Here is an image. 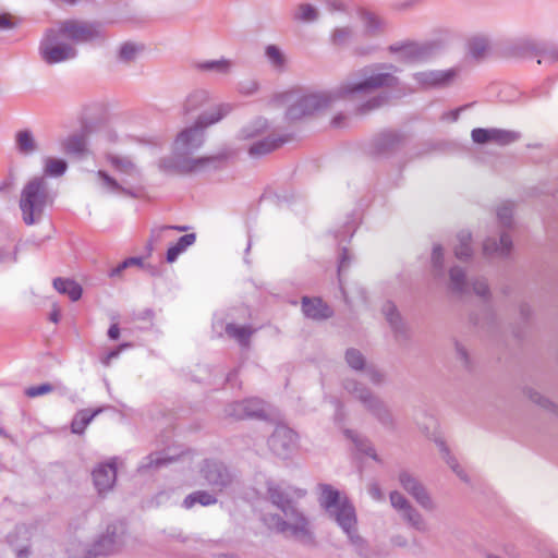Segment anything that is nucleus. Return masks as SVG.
Listing matches in <instances>:
<instances>
[{
	"label": "nucleus",
	"instance_id": "29",
	"mask_svg": "<svg viewBox=\"0 0 558 558\" xmlns=\"http://www.w3.org/2000/svg\"><path fill=\"white\" fill-rule=\"evenodd\" d=\"M450 277V289L459 294H464L469 292V282L465 278L464 269L454 266L449 270Z\"/></svg>",
	"mask_w": 558,
	"mask_h": 558
},
{
	"label": "nucleus",
	"instance_id": "42",
	"mask_svg": "<svg viewBox=\"0 0 558 558\" xmlns=\"http://www.w3.org/2000/svg\"><path fill=\"white\" fill-rule=\"evenodd\" d=\"M390 50L392 52H398L401 59L414 61L418 59L422 54L420 48L415 44H405L402 46H391Z\"/></svg>",
	"mask_w": 558,
	"mask_h": 558
},
{
	"label": "nucleus",
	"instance_id": "60",
	"mask_svg": "<svg viewBox=\"0 0 558 558\" xmlns=\"http://www.w3.org/2000/svg\"><path fill=\"white\" fill-rule=\"evenodd\" d=\"M472 288L475 294L485 298L489 293L487 282L484 279H477L472 282Z\"/></svg>",
	"mask_w": 558,
	"mask_h": 558
},
{
	"label": "nucleus",
	"instance_id": "51",
	"mask_svg": "<svg viewBox=\"0 0 558 558\" xmlns=\"http://www.w3.org/2000/svg\"><path fill=\"white\" fill-rule=\"evenodd\" d=\"M347 363L353 369H363L365 366V359L363 354L356 349H349L345 352Z\"/></svg>",
	"mask_w": 558,
	"mask_h": 558
},
{
	"label": "nucleus",
	"instance_id": "54",
	"mask_svg": "<svg viewBox=\"0 0 558 558\" xmlns=\"http://www.w3.org/2000/svg\"><path fill=\"white\" fill-rule=\"evenodd\" d=\"M352 29L350 27H339L336 28L332 33L331 40L336 46H344L352 38Z\"/></svg>",
	"mask_w": 558,
	"mask_h": 558
},
{
	"label": "nucleus",
	"instance_id": "4",
	"mask_svg": "<svg viewBox=\"0 0 558 558\" xmlns=\"http://www.w3.org/2000/svg\"><path fill=\"white\" fill-rule=\"evenodd\" d=\"M231 110V105L220 104L201 113L193 125L183 129L177 135L173 142V154L190 158L189 156L204 144L205 130L222 120Z\"/></svg>",
	"mask_w": 558,
	"mask_h": 558
},
{
	"label": "nucleus",
	"instance_id": "28",
	"mask_svg": "<svg viewBox=\"0 0 558 558\" xmlns=\"http://www.w3.org/2000/svg\"><path fill=\"white\" fill-rule=\"evenodd\" d=\"M196 241L194 233L182 235L178 242L171 245L167 251V262L173 263L180 254H182L189 246L193 245Z\"/></svg>",
	"mask_w": 558,
	"mask_h": 558
},
{
	"label": "nucleus",
	"instance_id": "31",
	"mask_svg": "<svg viewBox=\"0 0 558 558\" xmlns=\"http://www.w3.org/2000/svg\"><path fill=\"white\" fill-rule=\"evenodd\" d=\"M253 331L248 326H238L235 324H227L226 326V333L235 339L242 347L248 345Z\"/></svg>",
	"mask_w": 558,
	"mask_h": 558
},
{
	"label": "nucleus",
	"instance_id": "1",
	"mask_svg": "<svg viewBox=\"0 0 558 558\" xmlns=\"http://www.w3.org/2000/svg\"><path fill=\"white\" fill-rule=\"evenodd\" d=\"M397 68L392 64H379L361 70L362 81L344 82L330 92L305 93L290 90L282 95L283 101L289 104L286 112L288 120H300L319 110L326 109L341 98L354 95H367L378 88L395 87L398 78L392 74Z\"/></svg>",
	"mask_w": 558,
	"mask_h": 558
},
{
	"label": "nucleus",
	"instance_id": "48",
	"mask_svg": "<svg viewBox=\"0 0 558 558\" xmlns=\"http://www.w3.org/2000/svg\"><path fill=\"white\" fill-rule=\"evenodd\" d=\"M245 401H235L227 405L226 414L235 420L247 418V412L245 409Z\"/></svg>",
	"mask_w": 558,
	"mask_h": 558
},
{
	"label": "nucleus",
	"instance_id": "16",
	"mask_svg": "<svg viewBox=\"0 0 558 558\" xmlns=\"http://www.w3.org/2000/svg\"><path fill=\"white\" fill-rule=\"evenodd\" d=\"M457 72L453 69L435 70L417 72L413 75L414 80L423 87H445L456 77Z\"/></svg>",
	"mask_w": 558,
	"mask_h": 558
},
{
	"label": "nucleus",
	"instance_id": "45",
	"mask_svg": "<svg viewBox=\"0 0 558 558\" xmlns=\"http://www.w3.org/2000/svg\"><path fill=\"white\" fill-rule=\"evenodd\" d=\"M488 47L489 45L487 39L482 37H475L469 44V51L472 57L480 59L484 57V54L488 50Z\"/></svg>",
	"mask_w": 558,
	"mask_h": 558
},
{
	"label": "nucleus",
	"instance_id": "46",
	"mask_svg": "<svg viewBox=\"0 0 558 558\" xmlns=\"http://www.w3.org/2000/svg\"><path fill=\"white\" fill-rule=\"evenodd\" d=\"M513 215V204L510 202L504 203L497 209V217L500 225L505 228L511 227Z\"/></svg>",
	"mask_w": 558,
	"mask_h": 558
},
{
	"label": "nucleus",
	"instance_id": "22",
	"mask_svg": "<svg viewBox=\"0 0 558 558\" xmlns=\"http://www.w3.org/2000/svg\"><path fill=\"white\" fill-rule=\"evenodd\" d=\"M512 241L509 234L501 232L499 238H487L483 244L486 256H508L511 252Z\"/></svg>",
	"mask_w": 558,
	"mask_h": 558
},
{
	"label": "nucleus",
	"instance_id": "13",
	"mask_svg": "<svg viewBox=\"0 0 558 558\" xmlns=\"http://www.w3.org/2000/svg\"><path fill=\"white\" fill-rule=\"evenodd\" d=\"M214 161H216L215 157L185 158L173 154V157L161 158L158 166L166 172L187 173L205 168Z\"/></svg>",
	"mask_w": 558,
	"mask_h": 558
},
{
	"label": "nucleus",
	"instance_id": "17",
	"mask_svg": "<svg viewBox=\"0 0 558 558\" xmlns=\"http://www.w3.org/2000/svg\"><path fill=\"white\" fill-rule=\"evenodd\" d=\"M105 158L116 172L135 180H140L142 178L140 167L130 156L107 153Z\"/></svg>",
	"mask_w": 558,
	"mask_h": 558
},
{
	"label": "nucleus",
	"instance_id": "38",
	"mask_svg": "<svg viewBox=\"0 0 558 558\" xmlns=\"http://www.w3.org/2000/svg\"><path fill=\"white\" fill-rule=\"evenodd\" d=\"M361 20L363 22L365 32L368 35H376L383 28V21L373 12L369 11H361Z\"/></svg>",
	"mask_w": 558,
	"mask_h": 558
},
{
	"label": "nucleus",
	"instance_id": "26",
	"mask_svg": "<svg viewBox=\"0 0 558 558\" xmlns=\"http://www.w3.org/2000/svg\"><path fill=\"white\" fill-rule=\"evenodd\" d=\"M62 149L68 155L82 157L86 153V137L83 134L70 135L62 142Z\"/></svg>",
	"mask_w": 558,
	"mask_h": 558
},
{
	"label": "nucleus",
	"instance_id": "59",
	"mask_svg": "<svg viewBox=\"0 0 558 558\" xmlns=\"http://www.w3.org/2000/svg\"><path fill=\"white\" fill-rule=\"evenodd\" d=\"M126 347H129V344H121V345H119L116 350H111V351H109L108 353L104 354V355L101 356V359H100V361H101L102 365H104V366H106V367L110 366L111 361H112L113 359H117V357L119 356L120 352H121L124 348H126Z\"/></svg>",
	"mask_w": 558,
	"mask_h": 558
},
{
	"label": "nucleus",
	"instance_id": "39",
	"mask_svg": "<svg viewBox=\"0 0 558 558\" xmlns=\"http://www.w3.org/2000/svg\"><path fill=\"white\" fill-rule=\"evenodd\" d=\"M68 169L63 159L48 157L44 162V173L48 177H61Z\"/></svg>",
	"mask_w": 558,
	"mask_h": 558
},
{
	"label": "nucleus",
	"instance_id": "62",
	"mask_svg": "<svg viewBox=\"0 0 558 558\" xmlns=\"http://www.w3.org/2000/svg\"><path fill=\"white\" fill-rule=\"evenodd\" d=\"M531 399L533 400V402L539 404L541 407L545 408V409H548L550 411H555L556 407L555 404L548 400L547 398L538 395V393H533L531 396Z\"/></svg>",
	"mask_w": 558,
	"mask_h": 558
},
{
	"label": "nucleus",
	"instance_id": "27",
	"mask_svg": "<svg viewBox=\"0 0 558 558\" xmlns=\"http://www.w3.org/2000/svg\"><path fill=\"white\" fill-rule=\"evenodd\" d=\"M216 502H217V498L215 497L214 494H210L206 490H196V492H193L192 494L187 495L184 498V500L182 502V507L185 509H191L196 504L206 507V506L215 505Z\"/></svg>",
	"mask_w": 558,
	"mask_h": 558
},
{
	"label": "nucleus",
	"instance_id": "58",
	"mask_svg": "<svg viewBox=\"0 0 558 558\" xmlns=\"http://www.w3.org/2000/svg\"><path fill=\"white\" fill-rule=\"evenodd\" d=\"M349 263H350L349 251L347 248H343L341 252V255H340V260H339V266H338L339 281H341V279H340L341 274H342V271H344L348 268ZM340 284H341V289H343L342 282H340ZM342 292H343L344 298H347L344 290H342Z\"/></svg>",
	"mask_w": 558,
	"mask_h": 558
},
{
	"label": "nucleus",
	"instance_id": "14",
	"mask_svg": "<svg viewBox=\"0 0 558 558\" xmlns=\"http://www.w3.org/2000/svg\"><path fill=\"white\" fill-rule=\"evenodd\" d=\"M298 444V435L286 425L276 426L268 439L270 450L279 457H288Z\"/></svg>",
	"mask_w": 558,
	"mask_h": 558
},
{
	"label": "nucleus",
	"instance_id": "20",
	"mask_svg": "<svg viewBox=\"0 0 558 558\" xmlns=\"http://www.w3.org/2000/svg\"><path fill=\"white\" fill-rule=\"evenodd\" d=\"M267 495L270 502L278 509V511H281L288 506L294 504L292 489L283 487L281 484L272 481L267 482Z\"/></svg>",
	"mask_w": 558,
	"mask_h": 558
},
{
	"label": "nucleus",
	"instance_id": "55",
	"mask_svg": "<svg viewBox=\"0 0 558 558\" xmlns=\"http://www.w3.org/2000/svg\"><path fill=\"white\" fill-rule=\"evenodd\" d=\"M167 230H178V231H185L186 227H180V226H160L156 227L151 230L150 239L148 241L149 250H153V243L158 242L161 239V235Z\"/></svg>",
	"mask_w": 558,
	"mask_h": 558
},
{
	"label": "nucleus",
	"instance_id": "24",
	"mask_svg": "<svg viewBox=\"0 0 558 558\" xmlns=\"http://www.w3.org/2000/svg\"><path fill=\"white\" fill-rule=\"evenodd\" d=\"M53 287L59 293L68 295L73 302L78 301L83 293L82 287L71 279L56 278Z\"/></svg>",
	"mask_w": 558,
	"mask_h": 558
},
{
	"label": "nucleus",
	"instance_id": "21",
	"mask_svg": "<svg viewBox=\"0 0 558 558\" xmlns=\"http://www.w3.org/2000/svg\"><path fill=\"white\" fill-rule=\"evenodd\" d=\"M290 140L289 135H281V136H267L262 140H258L248 148V154L252 157H262L265 156L275 149L279 148L281 145L287 143Z\"/></svg>",
	"mask_w": 558,
	"mask_h": 558
},
{
	"label": "nucleus",
	"instance_id": "12",
	"mask_svg": "<svg viewBox=\"0 0 558 558\" xmlns=\"http://www.w3.org/2000/svg\"><path fill=\"white\" fill-rule=\"evenodd\" d=\"M407 143V135L395 130H386L377 134L371 143L369 151L374 156H388L398 151Z\"/></svg>",
	"mask_w": 558,
	"mask_h": 558
},
{
	"label": "nucleus",
	"instance_id": "15",
	"mask_svg": "<svg viewBox=\"0 0 558 558\" xmlns=\"http://www.w3.org/2000/svg\"><path fill=\"white\" fill-rule=\"evenodd\" d=\"M472 141L476 144H486L494 142L499 145H508L519 140L520 134L513 131L501 129H482L476 128L471 132Z\"/></svg>",
	"mask_w": 558,
	"mask_h": 558
},
{
	"label": "nucleus",
	"instance_id": "61",
	"mask_svg": "<svg viewBox=\"0 0 558 558\" xmlns=\"http://www.w3.org/2000/svg\"><path fill=\"white\" fill-rule=\"evenodd\" d=\"M366 375L374 385H379L384 381V375L373 366L366 368Z\"/></svg>",
	"mask_w": 558,
	"mask_h": 558
},
{
	"label": "nucleus",
	"instance_id": "44",
	"mask_svg": "<svg viewBox=\"0 0 558 558\" xmlns=\"http://www.w3.org/2000/svg\"><path fill=\"white\" fill-rule=\"evenodd\" d=\"M388 100V96L387 95H377L371 99H368L367 101L361 104L356 111L357 113L360 114H366L375 109H378L380 108L383 105H385Z\"/></svg>",
	"mask_w": 558,
	"mask_h": 558
},
{
	"label": "nucleus",
	"instance_id": "36",
	"mask_svg": "<svg viewBox=\"0 0 558 558\" xmlns=\"http://www.w3.org/2000/svg\"><path fill=\"white\" fill-rule=\"evenodd\" d=\"M513 52L517 56L527 57L533 54H539L542 48L538 43L530 38L520 39L513 47Z\"/></svg>",
	"mask_w": 558,
	"mask_h": 558
},
{
	"label": "nucleus",
	"instance_id": "47",
	"mask_svg": "<svg viewBox=\"0 0 558 558\" xmlns=\"http://www.w3.org/2000/svg\"><path fill=\"white\" fill-rule=\"evenodd\" d=\"M142 49V46L132 43H125L119 50V59L123 62L133 61Z\"/></svg>",
	"mask_w": 558,
	"mask_h": 558
},
{
	"label": "nucleus",
	"instance_id": "52",
	"mask_svg": "<svg viewBox=\"0 0 558 558\" xmlns=\"http://www.w3.org/2000/svg\"><path fill=\"white\" fill-rule=\"evenodd\" d=\"M432 265L435 276H441L444 270V250L440 244L433 247Z\"/></svg>",
	"mask_w": 558,
	"mask_h": 558
},
{
	"label": "nucleus",
	"instance_id": "30",
	"mask_svg": "<svg viewBox=\"0 0 558 558\" xmlns=\"http://www.w3.org/2000/svg\"><path fill=\"white\" fill-rule=\"evenodd\" d=\"M402 519L414 530L426 533L428 531V524L422 513L411 506L401 514Z\"/></svg>",
	"mask_w": 558,
	"mask_h": 558
},
{
	"label": "nucleus",
	"instance_id": "7",
	"mask_svg": "<svg viewBox=\"0 0 558 558\" xmlns=\"http://www.w3.org/2000/svg\"><path fill=\"white\" fill-rule=\"evenodd\" d=\"M66 39L75 44L100 43L106 39L102 24L81 20H66L59 24Z\"/></svg>",
	"mask_w": 558,
	"mask_h": 558
},
{
	"label": "nucleus",
	"instance_id": "43",
	"mask_svg": "<svg viewBox=\"0 0 558 558\" xmlns=\"http://www.w3.org/2000/svg\"><path fill=\"white\" fill-rule=\"evenodd\" d=\"M198 68L204 71H215L225 74L230 72L232 62L227 59L211 60L199 63Z\"/></svg>",
	"mask_w": 558,
	"mask_h": 558
},
{
	"label": "nucleus",
	"instance_id": "9",
	"mask_svg": "<svg viewBox=\"0 0 558 558\" xmlns=\"http://www.w3.org/2000/svg\"><path fill=\"white\" fill-rule=\"evenodd\" d=\"M344 389L359 399L381 424L387 426L392 424L391 414L386 405L381 400L375 397L367 387L363 386L355 379H345Z\"/></svg>",
	"mask_w": 558,
	"mask_h": 558
},
{
	"label": "nucleus",
	"instance_id": "37",
	"mask_svg": "<svg viewBox=\"0 0 558 558\" xmlns=\"http://www.w3.org/2000/svg\"><path fill=\"white\" fill-rule=\"evenodd\" d=\"M265 56L269 62V64L278 70L282 71L286 66V56L276 45H268L265 48Z\"/></svg>",
	"mask_w": 558,
	"mask_h": 558
},
{
	"label": "nucleus",
	"instance_id": "50",
	"mask_svg": "<svg viewBox=\"0 0 558 558\" xmlns=\"http://www.w3.org/2000/svg\"><path fill=\"white\" fill-rule=\"evenodd\" d=\"M437 445H438L440 451L442 452L444 458L446 459V462L448 463V465L457 473L458 476H460L462 480L466 481L464 472L460 469L457 460L450 456L446 444L442 440H438Z\"/></svg>",
	"mask_w": 558,
	"mask_h": 558
},
{
	"label": "nucleus",
	"instance_id": "23",
	"mask_svg": "<svg viewBox=\"0 0 558 558\" xmlns=\"http://www.w3.org/2000/svg\"><path fill=\"white\" fill-rule=\"evenodd\" d=\"M15 148L24 156L33 155L38 150V144L31 130H21L15 134Z\"/></svg>",
	"mask_w": 558,
	"mask_h": 558
},
{
	"label": "nucleus",
	"instance_id": "33",
	"mask_svg": "<svg viewBox=\"0 0 558 558\" xmlns=\"http://www.w3.org/2000/svg\"><path fill=\"white\" fill-rule=\"evenodd\" d=\"M100 412V410H96L90 412L89 410H82L76 413L71 423V430L74 434H83L87 425L93 421V418Z\"/></svg>",
	"mask_w": 558,
	"mask_h": 558
},
{
	"label": "nucleus",
	"instance_id": "35",
	"mask_svg": "<svg viewBox=\"0 0 558 558\" xmlns=\"http://www.w3.org/2000/svg\"><path fill=\"white\" fill-rule=\"evenodd\" d=\"M268 121L264 118H257L251 124L241 130V137L244 140L254 138L265 134L268 130Z\"/></svg>",
	"mask_w": 558,
	"mask_h": 558
},
{
	"label": "nucleus",
	"instance_id": "57",
	"mask_svg": "<svg viewBox=\"0 0 558 558\" xmlns=\"http://www.w3.org/2000/svg\"><path fill=\"white\" fill-rule=\"evenodd\" d=\"M383 312L391 327L397 330L400 323V316L396 306L391 302H387L383 307Z\"/></svg>",
	"mask_w": 558,
	"mask_h": 558
},
{
	"label": "nucleus",
	"instance_id": "49",
	"mask_svg": "<svg viewBox=\"0 0 558 558\" xmlns=\"http://www.w3.org/2000/svg\"><path fill=\"white\" fill-rule=\"evenodd\" d=\"M390 504L400 514L408 510L412 504L398 490H393L389 495Z\"/></svg>",
	"mask_w": 558,
	"mask_h": 558
},
{
	"label": "nucleus",
	"instance_id": "5",
	"mask_svg": "<svg viewBox=\"0 0 558 558\" xmlns=\"http://www.w3.org/2000/svg\"><path fill=\"white\" fill-rule=\"evenodd\" d=\"M53 197L48 183L43 177L31 179L23 187L20 198V209L25 225L32 226L40 220L45 209L51 206Z\"/></svg>",
	"mask_w": 558,
	"mask_h": 558
},
{
	"label": "nucleus",
	"instance_id": "63",
	"mask_svg": "<svg viewBox=\"0 0 558 558\" xmlns=\"http://www.w3.org/2000/svg\"><path fill=\"white\" fill-rule=\"evenodd\" d=\"M368 494L376 501H381L385 498L380 486L376 482L368 485Z\"/></svg>",
	"mask_w": 558,
	"mask_h": 558
},
{
	"label": "nucleus",
	"instance_id": "8",
	"mask_svg": "<svg viewBox=\"0 0 558 558\" xmlns=\"http://www.w3.org/2000/svg\"><path fill=\"white\" fill-rule=\"evenodd\" d=\"M124 534V524L113 523L107 526L106 533L88 548H84L83 554L70 553L72 558H89L97 556L111 555L118 551L122 545V536Z\"/></svg>",
	"mask_w": 558,
	"mask_h": 558
},
{
	"label": "nucleus",
	"instance_id": "19",
	"mask_svg": "<svg viewBox=\"0 0 558 558\" xmlns=\"http://www.w3.org/2000/svg\"><path fill=\"white\" fill-rule=\"evenodd\" d=\"M302 312L311 319L323 320L332 316V310L319 298L302 299Z\"/></svg>",
	"mask_w": 558,
	"mask_h": 558
},
{
	"label": "nucleus",
	"instance_id": "41",
	"mask_svg": "<svg viewBox=\"0 0 558 558\" xmlns=\"http://www.w3.org/2000/svg\"><path fill=\"white\" fill-rule=\"evenodd\" d=\"M245 409L247 412V418L256 417V418H265L266 410L265 403L263 400L258 398H250L245 399Z\"/></svg>",
	"mask_w": 558,
	"mask_h": 558
},
{
	"label": "nucleus",
	"instance_id": "6",
	"mask_svg": "<svg viewBox=\"0 0 558 558\" xmlns=\"http://www.w3.org/2000/svg\"><path fill=\"white\" fill-rule=\"evenodd\" d=\"M68 40L59 26L58 28L48 29L39 44L41 59L47 64H56L74 59L77 51Z\"/></svg>",
	"mask_w": 558,
	"mask_h": 558
},
{
	"label": "nucleus",
	"instance_id": "10",
	"mask_svg": "<svg viewBox=\"0 0 558 558\" xmlns=\"http://www.w3.org/2000/svg\"><path fill=\"white\" fill-rule=\"evenodd\" d=\"M199 474L205 484L211 487L214 492H222L233 482V475L229 469L220 461L205 460L199 469Z\"/></svg>",
	"mask_w": 558,
	"mask_h": 558
},
{
	"label": "nucleus",
	"instance_id": "11",
	"mask_svg": "<svg viewBox=\"0 0 558 558\" xmlns=\"http://www.w3.org/2000/svg\"><path fill=\"white\" fill-rule=\"evenodd\" d=\"M401 487L426 511H434L436 502L423 483L409 471H401L398 475Z\"/></svg>",
	"mask_w": 558,
	"mask_h": 558
},
{
	"label": "nucleus",
	"instance_id": "3",
	"mask_svg": "<svg viewBox=\"0 0 558 558\" xmlns=\"http://www.w3.org/2000/svg\"><path fill=\"white\" fill-rule=\"evenodd\" d=\"M262 520L269 530L284 537H291L304 545L315 543L311 522L295 502L278 513H264Z\"/></svg>",
	"mask_w": 558,
	"mask_h": 558
},
{
	"label": "nucleus",
	"instance_id": "64",
	"mask_svg": "<svg viewBox=\"0 0 558 558\" xmlns=\"http://www.w3.org/2000/svg\"><path fill=\"white\" fill-rule=\"evenodd\" d=\"M14 185V177L9 175L2 182H0V193H8Z\"/></svg>",
	"mask_w": 558,
	"mask_h": 558
},
{
	"label": "nucleus",
	"instance_id": "25",
	"mask_svg": "<svg viewBox=\"0 0 558 558\" xmlns=\"http://www.w3.org/2000/svg\"><path fill=\"white\" fill-rule=\"evenodd\" d=\"M97 177L101 180V186L108 192L120 193L130 197H137L133 190L125 187L122 183H120L113 177L109 175L106 171L99 170L97 172Z\"/></svg>",
	"mask_w": 558,
	"mask_h": 558
},
{
	"label": "nucleus",
	"instance_id": "56",
	"mask_svg": "<svg viewBox=\"0 0 558 558\" xmlns=\"http://www.w3.org/2000/svg\"><path fill=\"white\" fill-rule=\"evenodd\" d=\"M53 386L49 383H44V384H40L38 386H31L28 388L25 389L24 393L28 397V398H36V397H39V396H44V395H47V393H50L53 391Z\"/></svg>",
	"mask_w": 558,
	"mask_h": 558
},
{
	"label": "nucleus",
	"instance_id": "2",
	"mask_svg": "<svg viewBox=\"0 0 558 558\" xmlns=\"http://www.w3.org/2000/svg\"><path fill=\"white\" fill-rule=\"evenodd\" d=\"M319 505L326 511L329 519L347 535L350 544L362 554L367 549V542L357 531V515L353 504L347 495L341 494L331 485L320 484Z\"/></svg>",
	"mask_w": 558,
	"mask_h": 558
},
{
	"label": "nucleus",
	"instance_id": "18",
	"mask_svg": "<svg viewBox=\"0 0 558 558\" xmlns=\"http://www.w3.org/2000/svg\"><path fill=\"white\" fill-rule=\"evenodd\" d=\"M117 480L116 463H101L93 471V481L99 494L110 490Z\"/></svg>",
	"mask_w": 558,
	"mask_h": 558
},
{
	"label": "nucleus",
	"instance_id": "40",
	"mask_svg": "<svg viewBox=\"0 0 558 558\" xmlns=\"http://www.w3.org/2000/svg\"><path fill=\"white\" fill-rule=\"evenodd\" d=\"M174 459L161 452L150 453L145 458V461L140 465L138 470L159 468L169 464Z\"/></svg>",
	"mask_w": 558,
	"mask_h": 558
},
{
	"label": "nucleus",
	"instance_id": "53",
	"mask_svg": "<svg viewBox=\"0 0 558 558\" xmlns=\"http://www.w3.org/2000/svg\"><path fill=\"white\" fill-rule=\"evenodd\" d=\"M295 19L303 22H313L317 17V11L311 4H300L295 12Z\"/></svg>",
	"mask_w": 558,
	"mask_h": 558
},
{
	"label": "nucleus",
	"instance_id": "34",
	"mask_svg": "<svg viewBox=\"0 0 558 558\" xmlns=\"http://www.w3.org/2000/svg\"><path fill=\"white\" fill-rule=\"evenodd\" d=\"M208 93L203 89L192 92L185 99L183 110L185 113H192L208 101Z\"/></svg>",
	"mask_w": 558,
	"mask_h": 558
},
{
	"label": "nucleus",
	"instance_id": "32",
	"mask_svg": "<svg viewBox=\"0 0 558 558\" xmlns=\"http://www.w3.org/2000/svg\"><path fill=\"white\" fill-rule=\"evenodd\" d=\"M459 244L454 247V254L458 259L465 260L472 256L471 241L472 235L469 231L462 230L457 234Z\"/></svg>",
	"mask_w": 558,
	"mask_h": 558
}]
</instances>
